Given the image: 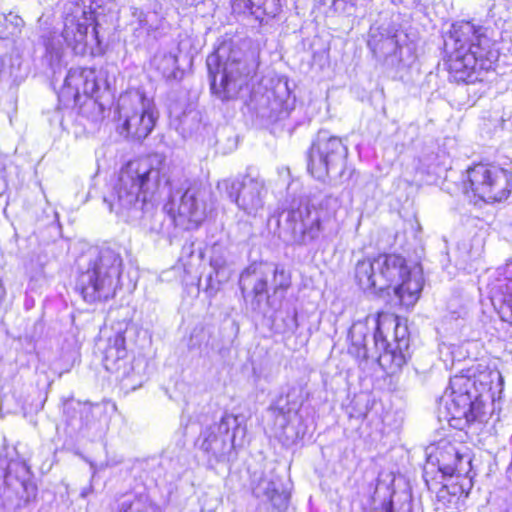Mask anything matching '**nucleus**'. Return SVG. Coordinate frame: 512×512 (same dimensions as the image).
I'll return each mask as SVG.
<instances>
[{
    "instance_id": "obj_1",
    "label": "nucleus",
    "mask_w": 512,
    "mask_h": 512,
    "mask_svg": "<svg viewBox=\"0 0 512 512\" xmlns=\"http://www.w3.org/2000/svg\"><path fill=\"white\" fill-rule=\"evenodd\" d=\"M488 31V28L470 21L452 25L446 45H451L453 51L447 65L450 77L455 82L469 84L482 81V72L492 68L498 55Z\"/></svg>"
},
{
    "instance_id": "obj_2",
    "label": "nucleus",
    "mask_w": 512,
    "mask_h": 512,
    "mask_svg": "<svg viewBox=\"0 0 512 512\" xmlns=\"http://www.w3.org/2000/svg\"><path fill=\"white\" fill-rule=\"evenodd\" d=\"M164 175L151 159L128 162L119 172L118 179L110 193L104 198L110 211L126 222L142 219L144 207H153L147 195L161 185Z\"/></svg>"
},
{
    "instance_id": "obj_3",
    "label": "nucleus",
    "mask_w": 512,
    "mask_h": 512,
    "mask_svg": "<svg viewBox=\"0 0 512 512\" xmlns=\"http://www.w3.org/2000/svg\"><path fill=\"white\" fill-rule=\"evenodd\" d=\"M93 0H77L64 6V28L61 35L50 33L43 36L46 49L45 59L53 68L58 65L64 54V45L76 55H84L89 45L98 44Z\"/></svg>"
},
{
    "instance_id": "obj_4",
    "label": "nucleus",
    "mask_w": 512,
    "mask_h": 512,
    "mask_svg": "<svg viewBox=\"0 0 512 512\" xmlns=\"http://www.w3.org/2000/svg\"><path fill=\"white\" fill-rule=\"evenodd\" d=\"M122 267L123 260L118 251L110 247L93 249L87 267L77 278L76 289L90 303L113 298L120 287Z\"/></svg>"
},
{
    "instance_id": "obj_5",
    "label": "nucleus",
    "mask_w": 512,
    "mask_h": 512,
    "mask_svg": "<svg viewBox=\"0 0 512 512\" xmlns=\"http://www.w3.org/2000/svg\"><path fill=\"white\" fill-rule=\"evenodd\" d=\"M211 91L221 100L238 97L247 85L250 68L244 53L231 43H223L206 60Z\"/></svg>"
},
{
    "instance_id": "obj_6",
    "label": "nucleus",
    "mask_w": 512,
    "mask_h": 512,
    "mask_svg": "<svg viewBox=\"0 0 512 512\" xmlns=\"http://www.w3.org/2000/svg\"><path fill=\"white\" fill-rule=\"evenodd\" d=\"M348 148L342 139L320 130L311 143L307 169L318 181L338 185L349 179L346 171Z\"/></svg>"
},
{
    "instance_id": "obj_7",
    "label": "nucleus",
    "mask_w": 512,
    "mask_h": 512,
    "mask_svg": "<svg viewBox=\"0 0 512 512\" xmlns=\"http://www.w3.org/2000/svg\"><path fill=\"white\" fill-rule=\"evenodd\" d=\"M165 184L170 186V193L164 209L171 224L185 229L198 226L206 216L207 191L187 179L179 184L166 179Z\"/></svg>"
},
{
    "instance_id": "obj_8",
    "label": "nucleus",
    "mask_w": 512,
    "mask_h": 512,
    "mask_svg": "<svg viewBox=\"0 0 512 512\" xmlns=\"http://www.w3.org/2000/svg\"><path fill=\"white\" fill-rule=\"evenodd\" d=\"M444 398V419L455 429L464 430L484 414V405L475 387V381L468 376L452 377Z\"/></svg>"
},
{
    "instance_id": "obj_9",
    "label": "nucleus",
    "mask_w": 512,
    "mask_h": 512,
    "mask_svg": "<svg viewBox=\"0 0 512 512\" xmlns=\"http://www.w3.org/2000/svg\"><path fill=\"white\" fill-rule=\"evenodd\" d=\"M246 427L241 426L238 417L225 414L218 423L205 427L196 440V447L207 457L209 467L229 460L236 446L243 445Z\"/></svg>"
},
{
    "instance_id": "obj_10",
    "label": "nucleus",
    "mask_w": 512,
    "mask_h": 512,
    "mask_svg": "<svg viewBox=\"0 0 512 512\" xmlns=\"http://www.w3.org/2000/svg\"><path fill=\"white\" fill-rule=\"evenodd\" d=\"M375 267L381 292L392 288L403 304L416 302L423 288L422 276L416 268L410 270L405 259L395 254L379 256Z\"/></svg>"
},
{
    "instance_id": "obj_11",
    "label": "nucleus",
    "mask_w": 512,
    "mask_h": 512,
    "mask_svg": "<svg viewBox=\"0 0 512 512\" xmlns=\"http://www.w3.org/2000/svg\"><path fill=\"white\" fill-rule=\"evenodd\" d=\"M117 112L120 134L135 140L145 139L152 132L157 119L153 100L138 90L120 95Z\"/></svg>"
},
{
    "instance_id": "obj_12",
    "label": "nucleus",
    "mask_w": 512,
    "mask_h": 512,
    "mask_svg": "<svg viewBox=\"0 0 512 512\" xmlns=\"http://www.w3.org/2000/svg\"><path fill=\"white\" fill-rule=\"evenodd\" d=\"M374 323L372 342L379 352L380 363L389 362L391 368H401L409 357L406 327L400 326L397 317L385 313H378Z\"/></svg>"
},
{
    "instance_id": "obj_13",
    "label": "nucleus",
    "mask_w": 512,
    "mask_h": 512,
    "mask_svg": "<svg viewBox=\"0 0 512 512\" xmlns=\"http://www.w3.org/2000/svg\"><path fill=\"white\" fill-rule=\"evenodd\" d=\"M467 180L475 196L485 202H500L512 191V171L495 164H477L467 170Z\"/></svg>"
},
{
    "instance_id": "obj_14",
    "label": "nucleus",
    "mask_w": 512,
    "mask_h": 512,
    "mask_svg": "<svg viewBox=\"0 0 512 512\" xmlns=\"http://www.w3.org/2000/svg\"><path fill=\"white\" fill-rule=\"evenodd\" d=\"M218 187L249 216H257L264 208L267 188L264 180L258 176L245 175L241 179H225Z\"/></svg>"
},
{
    "instance_id": "obj_15",
    "label": "nucleus",
    "mask_w": 512,
    "mask_h": 512,
    "mask_svg": "<svg viewBox=\"0 0 512 512\" xmlns=\"http://www.w3.org/2000/svg\"><path fill=\"white\" fill-rule=\"evenodd\" d=\"M322 213V210L309 205L283 211L284 231L290 235V241L308 245L318 239L322 231Z\"/></svg>"
},
{
    "instance_id": "obj_16",
    "label": "nucleus",
    "mask_w": 512,
    "mask_h": 512,
    "mask_svg": "<svg viewBox=\"0 0 512 512\" xmlns=\"http://www.w3.org/2000/svg\"><path fill=\"white\" fill-rule=\"evenodd\" d=\"M435 458L439 471L445 476L471 478V456L469 449L462 444L440 441L436 447Z\"/></svg>"
},
{
    "instance_id": "obj_17",
    "label": "nucleus",
    "mask_w": 512,
    "mask_h": 512,
    "mask_svg": "<svg viewBox=\"0 0 512 512\" xmlns=\"http://www.w3.org/2000/svg\"><path fill=\"white\" fill-rule=\"evenodd\" d=\"M274 264L252 263L240 275L239 286L244 298L252 296L254 308H260L265 300H268V283L271 279Z\"/></svg>"
},
{
    "instance_id": "obj_18",
    "label": "nucleus",
    "mask_w": 512,
    "mask_h": 512,
    "mask_svg": "<svg viewBox=\"0 0 512 512\" xmlns=\"http://www.w3.org/2000/svg\"><path fill=\"white\" fill-rule=\"evenodd\" d=\"M368 46L377 57L384 60L387 66L399 67L408 62L404 57V47L401 45L397 31L384 28L371 29Z\"/></svg>"
},
{
    "instance_id": "obj_19",
    "label": "nucleus",
    "mask_w": 512,
    "mask_h": 512,
    "mask_svg": "<svg viewBox=\"0 0 512 512\" xmlns=\"http://www.w3.org/2000/svg\"><path fill=\"white\" fill-rule=\"evenodd\" d=\"M280 486V478L270 471L252 482V494L261 501L270 502L276 509H286L290 496Z\"/></svg>"
},
{
    "instance_id": "obj_20",
    "label": "nucleus",
    "mask_w": 512,
    "mask_h": 512,
    "mask_svg": "<svg viewBox=\"0 0 512 512\" xmlns=\"http://www.w3.org/2000/svg\"><path fill=\"white\" fill-rule=\"evenodd\" d=\"M109 87L110 84L107 79L106 71H104L103 69H84V83L82 87V94L91 98L85 105L97 110L99 116H102L104 112V107L101 103L98 102V99L104 93L108 92Z\"/></svg>"
},
{
    "instance_id": "obj_21",
    "label": "nucleus",
    "mask_w": 512,
    "mask_h": 512,
    "mask_svg": "<svg viewBox=\"0 0 512 512\" xmlns=\"http://www.w3.org/2000/svg\"><path fill=\"white\" fill-rule=\"evenodd\" d=\"M490 294L501 319L512 325V282L497 278L490 284Z\"/></svg>"
},
{
    "instance_id": "obj_22",
    "label": "nucleus",
    "mask_w": 512,
    "mask_h": 512,
    "mask_svg": "<svg viewBox=\"0 0 512 512\" xmlns=\"http://www.w3.org/2000/svg\"><path fill=\"white\" fill-rule=\"evenodd\" d=\"M210 258V266L214 271L216 282L214 281L213 274H210L207 278L206 292L213 296L219 290L221 282L226 281L228 275L225 273L227 266V251L221 245L215 244L212 247Z\"/></svg>"
},
{
    "instance_id": "obj_23",
    "label": "nucleus",
    "mask_w": 512,
    "mask_h": 512,
    "mask_svg": "<svg viewBox=\"0 0 512 512\" xmlns=\"http://www.w3.org/2000/svg\"><path fill=\"white\" fill-rule=\"evenodd\" d=\"M377 258L364 259L357 262L355 266V280L359 287L371 294L381 292L380 286L377 284L378 268H376Z\"/></svg>"
},
{
    "instance_id": "obj_24",
    "label": "nucleus",
    "mask_w": 512,
    "mask_h": 512,
    "mask_svg": "<svg viewBox=\"0 0 512 512\" xmlns=\"http://www.w3.org/2000/svg\"><path fill=\"white\" fill-rule=\"evenodd\" d=\"M126 357L125 337L123 333L118 332L113 338L109 339L108 345L104 351L103 363L106 370L118 372L122 367V363L125 362Z\"/></svg>"
},
{
    "instance_id": "obj_25",
    "label": "nucleus",
    "mask_w": 512,
    "mask_h": 512,
    "mask_svg": "<svg viewBox=\"0 0 512 512\" xmlns=\"http://www.w3.org/2000/svg\"><path fill=\"white\" fill-rule=\"evenodd\" d=\"M67 407H72L75 410H79L81 414V421L83 422L86 428H95L96 431L100 432L104 430L102 420L105 418V408L103 405L92 404L88 402L81 403L80 401H71L67 403Z\"/></svg>"
},
{
    "instance_id": "obj_26",
    "label": "nucleus",
    "mask_w": 512,
    "mask_h": 512,
    "mask_svg": "<svg viewBox=\"0 0 512 512\" xmlns=\"http://www.w3.org/2000/svg\"><path fill=\"white\" fill-rule=\"evenodd\" d=\"M369 334L370 328L368 326V319L366 321L354 322L349 329L348 338L352 346L356 349V354L359 357H368Z\"/></svg>"
},
{
    "instance_id": "obj_27",
    "label": "nucleus",
    "mask_w": 512,
    "mask_h": 512,
    "mask_svg": "<svg viewBox=\"0 0 512 512\" xmlns=\"http://www.w3.org/2000/svg\"><path fill=\"white\" fill-rule=\"evenodd\" d=\"M85 68H71L64 81L63 93L71 95L75 102L79 101L84 83Z\"/></svg>"
},
{
    "instance_id": "obj_28",
    "label": "nucleus",
    "mask_w": 512,
    "mask_h": 512,
    "mask_svg": "<svg viewBox=\"0 0 512 512\" xmlns=\"http://www.w3.org/2000/svg\"><path fill=\"white\" fill-rule=\"evenodd\" d=\"M154 64L163 77L176 78L178 70V58L175 53L168 52L155 56Z\"/></svg>"
},
{
    "instance_id": "obj_29",
    "label": "nucleus",
    "mask_w": 512,
    "mask_h": 512,
    "mask_svg": "<svg viewBox=\"0 0 512 512\" xmlns=\"http://www.w3.org/2000/svg\"><path fill=\"white\" fill-rule=\"evenodd\" d=\"M298 326L296 309L286 311L285 316L281 317V319H276L275 322L276 331L287 335L294 334Z\"/></svg>"
},
{
    "instance_id": "obj_30",
    "label": "nucleus",
    "mask_w": 512,
    "mask_h": 512,
    "mask_svg": "<svg viewBox=\"0 0 512 512\" xmlns=\"http://www.w3.org/2000/svg\"><path fill=\"white\" fill-rule=\"evenodd\" d=\"M152 510L153 505L146 497H137L133 500H123L118 512H152Z\"/></svg>"
},
{
    "instance_id": "obj_31",
    "label": "nucleus",
    "mask_w": 512,
    "mask_h": 512,
    "mask_svg": "<svg viewBox=\"0 0 512 512\" xmlns=\"http://www.w3.org/2000/svg\"><path fill=\"white\" fill-rule=\"evenodd\" d=\"M282 402L283 399H279L271 408V411L275 417V425L284 431L290 421L292 410L287 406V401H285V404H282Z\"/></svg>"
},
{
    "instance_id": "obj_32",
    "label": "nucleus",
    "mask_w": 512,
    "mask_h": 512,
    "mask_svg": "<svg viewBox=\"0 0 512 512\" xmlns=\"http://www.w3.org/2000/svg\"><path fill=\"white\" fill-rule=\"evenodd\" d=\"M274 269L276 272H273L269 282L274 293H277L278 290H286L290 286V278L282 267L274 265Z\"/></svg>"
},
{
    "instance_id": "obj_33",
    "label": "nucleus",
    "mask_w": 512,
    "mask_h": 512,
    "mask_svg": "<svg viewBox=\"0 0 512 512\" xmlns=\"http://www.w3.org/2000/svg\"><path fill=\"white\" fill-rule=\"evenodd\" d=\"M162 218H163L162 213L152 215V219H153L154 223L151 226H149V228H148L151 233H155V234L163 233Z\"/></svg>"
},
{
    "instance_id": "obj_34",
    "label": "nucleus",
    "mask_w": 512,
    "mask_h": 512,
    "mask_svg": "<svg viewBox=\"0 0 512 512\" xmlns=\"http://www.w3.org/2000/svg\"><path fill=\"white\" fill-rule=\"evenodd\" d=\"M17 485L25 492L27 493L26 496L23 494H20V498L25 499L26 501L30 498V493H34L35 487L32 483H29L25 480H17Z\"/></svg>"
},
{
    "instance_id": "obj_35",
    "label": "nucleus",
    "mask_w": 512,
    "mask_h": 512,
    "mask_svg": "<svg viewBox=\"0 0 512 512\" xmlns=\"http://www.w3.org/2000/svg\"><path fill=\"white\" fill-rule=\"evenodd\" d=\"M4 172V167L0 165V195H2L7 190L8 186Z\"/></svg>"
},
{
    "instance_id": "obj_36",
    "label": "nucleus",
    "mask_w": 512,
    "mask_h": 512,
    "mask_svg": "<svg viewBox=\"0 0 512 512\" xmlns=\"http://www.w3.org/2000/svg\"><path fill=\"white\" fill-rule=\"evenodd\" d=\"M500 280H507L509 282H512V262H509L506 264L505 267V276L502 278H499Z\"/></svg>"
},
{
    "instance_id": "obj_37",
    "label": "nucleus",
    "mask_w": 512,
    "mask_h": 512,
    "mask_svg": "<svg viewBox=\"0 0 512 512\" xmlns=\"http://www.w3.org/2000/svg\"><path fill=\"white\" fill-rule=\"evenodd\" d=\"M4 480H5V483H6L8 486H11V485H12V475H11V472H10V471H7V472L4 474Z\"/></svg>"
},
{
    "instance_id": "obj_38",
    "label": "nucleus",
    "mask_w": 512,
    "mask_h": 512,
    "mask_svg": "<svg viewBox=\"0 0 512 512\" xmlns=\"http://www.w3.org/2000/svg\"><path fill=\"white\" fill-rule=\"evenodd\" d=\"M383 508H384L385 512H393V503H392V501L384 503L383 504Z\"/></svg>"
},
{
    "instance_id": "obj_39",
    "label": "nucleus",
    "mask_w": 512,
    "mask_h": 512,
    "mask_svg": "<svg viewBox=\"0 0 512 512\" xmlns=\"http://www.w3.org/2000/svg\"><path fill=\"white\" fill-rule=\"evenodd\" d=\"M406 50V52L408 53V57H411V54H410V48L409 47H404V51Z\"/></svg>"
},
{
    "instance_id": "obj_40",
    "label": "nucleus",
    "mask_w": 512,
    "mask_h": 512,
    "mask_svg": "<svg viewBox=\"0 0 512 512\" xmlns=\"http://www.w3.org/2000/svg\"><path fill=\"white\" fill-rule=\"evenodd\" d=\"M337 1H338V0H333L332 2H333V4H335Z\"/></svg>"
}]
</instances>
